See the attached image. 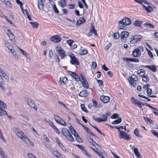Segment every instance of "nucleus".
Segmentation results:
<instances>
[{
    "label": "nucleus",
    "mask_w": 158,
    "mask_h": 158,
    "mask_svg": "<svg viewBox=\"0 0 158 158\" xmlns=\"http://www.w3.org/2000/svg\"><path fill=\"white\" fill-rule=\"evenodd\" d=\"M115 128L118 130V132H119V137L120 139L123 138L127 140H128L131 139L129 135L127 134L123 131H120V127H115Z\"/></svg>",
    "instance_id": "1"
},
{
    "label": "nucleus",
    "mask_w": 158,
    "mask_h": 158,
    "mask_svg": "<svg viewBox=\"0 0 158 158\" xmlns=\"http://www.w3.org/2000/svg\"><path fill=\"white\" fill-rule=\"evenodd\" d=\"M68 55L71 58L70 63L71 64H75L78 65H79L80 63L79 62L73 53L70 52H68Z\"/></svg>",
    "instance_id": "2"
},
{
    "label": "nucleus",
    "mask_w": 158,
    "mask_h": 158,
    "mask_svg": "<svg viewBox=\"0 0 158 158\" xmlns=\"http://www.w3.org/2000/svg\"><path fill=\"white\" fill-rule=\"evenodd\" d=\"M110 112H108L102 115V118H99L97 117H93V118L96 121L98 122H105L107 120V118L108 116L110 115Z\"/></svg>",
    "instance_id": "3"
},
{
    "label": "nucleus",
    "mask_w": 158,
    "mask_h": 158,
    "mask_svg": "<svg viewBox=\"0 0 158 158\" xmlns=\"http://www.w3.org/2000/svg\"><path fill=\"white\" fill-rule=\"evenodd\" d=\"M53 117L57 123L64 126H66V124L65 121L61 118L60 116L57 114H54Z\"/></svg>",
    "instance_id": "4"
},
{
    "label": "nucleus",
    "mask_w": 158,
    "mask_h": 158,
    "mask_svg": "<svg viewBox=\"0 0 158 158\" xmlns=\"http://www.w3.org/2000/svg\"><path fill=\"white\" fill-rule=\"evenodd\" d=\"M143 38V36L140 35H135L130 39V42L131 44L135 43L140 40Z\"/></svg>",
    "instance_id": "5"
},
{
    "label": "nucleus",
    "mask_w": 158,
    "mask_h": 158,
    "mask_svg": "<svg viewBox=\"0 0 158 158\" xmlns=\"http://www.w3.org/2000/svg\"><path fill=\"white\" fill-rule=\"evenodd\" d=\"M25 101L27 102L28 105L31 107L33 108V109L35 111L37 110V107L32 100L30 98H25Z\"/></svg>",
    "instance_id": "6"
},
{
    "label": "nucleus",
    "mask_w": 158,
    "mask_h": 158,
    "mask_svg": "<svg viewBox=\"0 0 158 158\" xmlns=\"http://www.w3.org/2000/svg\"><path fill=\"white\" fill-rule=\"evenodd\" d=\"M131 23L130 19L127 18H124L121 20L118 21V23L119 24H122L124 25H130Z\"/></svg>",
    "instance_id": "7"
},
{
    "label": "nucleus",
    "mask_w": 158,
    "mask_h": 158,
    "mask_svg": "<svg viewBox=\"0 0 158 158\" xmlns=\"http://www.w3.org/2000/svg\"><path fill=\"white\" fill-rule=\"evenodd\" d=\"M14 131L17 135L21 139L25 135L20 130L17 128H14Z\"/></svg>",
    "instance_id": "8"
},
{
    "label": "nucleus",
    "mask_w": 158,
    "mask_h": 158,
    "mask_svg": "<svg viewBox=\"0 0 158 158\" xmlns=\"http://www.w3.org/2000/svg\"><path fill=\"white\" fill-rule=\"evenodd\" d=\"M81 76V84L86 89L89 87V85L87 82L86 81L85 77L84 76Z\"/></svg>",
    "instance_id": "9"
},
{
    "label": "nucleus",
    "mask_w": 158,
    "mask_h": 158,
    "mask_svg": "<svg viewBox=\"0 0 158 158\" xmlns=\"http://www.w3.org/2000/svg\"><path fill=\"white\" fill-rule=\"evenodd\" d=\"M61 40V38L57 35L52 36L50 38V40L54 43L59 42Z\"/></svg>",
    "instance_id": "10"
},
{
    "label": "nucleus",
    "mask_w": 158,
    "mask_h": 158,
    "mask_svg": "<svg viewBox=\"0 0 158 158\" xmlns=\"http://www.w3.org/2000/svg\"><path fill=\"white\" fill-rule=\"evenodd\" d=\"M21 139H22L25 143L29 145H31L32 146H33L34 145V143L33 142H31V141L29 140L28 138L25 135L23 136Z\"/></svg>",
    "instance_id": "11"
},
{
    "label": "nucleus",
    "mask_w": 158,
    "mask_h": 158,
    "mask_svg": "<svg viewBox=\"0 0 158 158\" xmlns=\"http://www.w3.org/2000/svg\"><path fill=\"white\" fill-rule=\"evenodd\" d=\"M129 35V33L128 32L124 31H123L121 34L120 38L121 40H124L128 37Z\"/></svg>",
    "instance_id": "12"
},
{
    "label": "nucleus",
    "mask_w": 158,
    "mask_h": 158,
    "mask_svg": "<svg viewBox=\"0 0 158 158\" xmlns=\"http://www.w3.org/2000/svg\"><path fill=\"white\" fill-rule=\"evenodd\" d=\"M8 36H9L10 40H12L14 42L15 41V37L13 35L11 31L9 29L7 30V33Z\"/></svg>",
    "instance_id": "13"
},
{
    "label": "nucleus",
    "mask_w": 158,
    "mask_h": 158,
    "mask_svg": "<svg viewBox=\"0 0 158 158\" xmlns=\"http://www.w3.org/2000/svg\"><path fill=\"white\" fill-rule=\"evenodd\" d=\"M139 49L138 48L135 49L132 53V55L134 57H137L141 55Z\"/></svg>",
    "instance_id": "14"
},
{
    "label": "nucleus",
    "mask_w": 158,
    "mask_h": 158,
    "mask_svg": "<svg viewBox=\"0 0 158 158\" xmlns=\"http://www.w3.org/2000/svg\"><path fill=\"white\" fill-rule=\"evenodd\" d=\"M100 99L104 103H107L110 100L109 97L107 96L102 95L100 96Z\"/></svg>",
    "instance_id": "15"
},
{
    "label": "nucleus",
    "mask_w": 158,
    "mask_h": 158,
    "mask_svg": "<svg viewBox=\"0 0 158 158\" xmlns=\"http://www.w3.org/2000/svg\"><path fill=\"white\" fill-rule=\"evenodd\" d=\"M51 153L57 158H63L60 153L56 149H54Z\"/></svg>",
    "instance_id": "16"
},
{
    "label": "nucleus",
    "mask_w": 158,
    "mask_h": 158,
    "mask_svg": "<svg viewBox=\"0 0 158 158\" xmlns=\"http://www.w3.org/2000/svg\"><path fill=\"white\" fill-rule=\"evenodd\" d=\"M61 132L62 134L65 137H66L67 135L69 134L70 133L67 128L64 127L61 129Z\"/></svg>",
    "instance_id": "17"
},
{
    "label": "nucleus",
    "mask_w": 158,
    "mask_h": 158,
    "mask_svg": "<svg viewBox=\"0 0 158 158\" xmlns=\"http://www.w3.org/2000/svg\"><path fill=\"white\" fill-rule=\"evenodd\" d=\"M145 67L148 68L153 72H155L157 70V68L155 65H145Z\"/></svg>",
    "instance_id": "18"
},
{
    "label": "nucleus",
    "mask_w": 158,
    "mask_h": 158,
    "mask_svg": "<svg viewBox=\"0 0 158 158\" xmlns=\"http://www.w3.org/2000/svg\"><path fill=\"white\" fill-rule=\"evenodd\" d=\"M131 99L132 100V102L134 103V104H138V105H139L140 107H141V105H143L142 104V103L141 102L139 101L138 100H136L134 98H131Z\"/></svg>",
    "instance_id": "19"
},
{
    "label": "nucleus",
    "mask_w": 158,
    "mask_h": 158,
    "mask_svg": "<svg viewBox=\"0 0 158 158\" xmlns=\"http://www.w3.org/2000/svg\"><path fill=\"white\" fill-rule=\"evenodd\" d=\"M138 78L135 75L133 74L132 76L128 78L129 81H138Z\"/></svg>",
    "instance_id": "20"
},
{
    "label": "nucleus",
    "mask_w": 158,
    "mask_h": 158,
    "mask_svg": "<svg viewBox=\"0 0 158 158\" xmlns=\"http://www.w3.org/2000/svg\"><path fill=\"white\" fill-rule=\"evenodd\" d=\"M38 7L39 10H42L43 9L44 3L42 0H39L38 2Z\"/></svg>",
    "instance_id": "21"
},
{
    "label": "nucleus",
    "mask_w": 158,
    "mask_h": 158,
    "mask_svg": "<svg viewBox=\"0 0 158 158\" xmlns=\"http://www.w3.org/2000/svg\"><path fill=\"white\" fill-rule=\"evenodd\" d=\"M68 81L66 77H60V82L61 84H65L67 83Z\"/></svg>",
    "instance_id": "22"
},
{
    "label": "nucleus",
    "mask_w": 158,
    "mask_h": 158,
    "mask_svg": "<svg viewBox=\"0 0 158 158\" xmlns=\"http://www.w3.org/2000/svg\"><path fill=\"white\" fill-rule=\"evenodd\" d=\"M79 95L81 97H85L87 95V92L86 90L81 91L79 94Z\"/></svg>",
    "instance_id": "23"
},
{
    "label": "nucleus",
    "mask_w": 158,
    "mask_h": 158,
    "mask_svg": "<svg viewBox=\"0 0 158 158\" xmlns=\"http://www.w3.org/2000/svg\"><path fill=\"white\" fill-rule=\"evenodd\" d=\"M85 21V20L83 17H81L77 20L76 25H80L81 24L84 23Z\"/></svg>",
    "instance_id": "24"
},
{
    "label": "nucleus",
    "mask_w": 158,
    "mask_h": 158,
    "mask_svg": "<svg viewBox=\"0 0 158 158\" xmlns=\"http://www.w3.org/2000/svg\"><path fill=\"white\" fill-rule=\"evenodd\" d=\"M88 141L90 143L92 144L94 146L95 148L97 147L98 145V144L96 143V142L93 140L91 138H89L88 139Z\"/></svg>",
    "instance_id": "25"
},
{
    "label": "nucleus",
    "mask_w": 158,
    "mask_h": 158,
    "mask_svg": "<svg viewBox=\"0 0 158 158\" xmlns=\"http://www.w3.org/2000/svg\"><path fill=\"white\" fill-rule=\"evenodd\" d=\"M134 153L137 158H141L140 154L139 153L137 148H135L134 149Z\"/></svg>",
    "instance_id": "26"
},
{
    "label": "nucleus",
    "mask_w": 158,
    "mask_h": 158,
    "mask_svg": "<svg viewBox=\"0 0 158 158\" xmlns=\"http://www.w3.org/2000/svg\"><path fill=\"white\" fill-rule=\"evenodd\" d=\"M143 6L148 13H151L152 11L153 10V8L150 6L147 7L143 5Z\"/></svg>",
    "instance_id": "27"
},
{
    "label": "nucleus",
    "mask_w": 158,
    "mask_h": 158,
    "mask_svg": "<svg viewBox=\"0 0 158 158\" xmlns=\"http://www.w3.org/2000/svg\"><path fill=\"white\" fill-rule=\"evenodd\" d=\"M91 32H92L95 35H97L96 31L94 28V26L93 25H92L90 28V32H89V34Z\"/></svg>",
    "instance_id": "28"
},
{
    "label": "nucleus",
    "mask_w": 158,
    "mask_h": 158,
    "mask_svg": "<svg viewBox=\"0 0 158 158\" xmlns=\"http://www.w3.org/2000/svg\"><path fill=\"white\" fill-rule=\"evenodd\" d=\"M6 106L2 101L0 100V109H6Z\"/></svg>",
    "instance_id": "29"
},
{
    "label": "nucleus",
    "mask_w": 158,
    "mask_h": 158,
    "mask_svg": "<svg viewBox=\"0 0 158 158\" xmlns=\"http://www.w3.org/2000/svg\"><path fill=\"white\" fill-rule=\"evenodd\" d=\"M122 121L121 117L118 118V119L115 120L112 122L113 124H118L120 123Z\"/></svg>",
    "instance_id": "30"
},
{
    "label": "nucleus",
    "mask_w": 158,
    "mask_h": 158,
    "mask_svg": "<svg viewBox=\"0 0 158 158\" xmlns=\"http://www.w3.org/2000/svg\"><path fill=\"white\" fill-rule=\"evenodd\" d=\"M142 21L136 20L135 21L134 25L135 26L139 27L141 26V24H142Z\"/></svg>",
    "instance_id": "31"
},
{
    "label": "nucleus",
    "mask_w": 158,
    "mask_h": 158,
    "mask_svg": "<svg viewBox=\"0 0 158 158\" xmlns=\"http://www.w3.org/2000/svg\"><path fill=\"white\" fill-rule=\"evenodd\" d=\"M87 52L88 51L87 50L83 49L79 51V53L81 55H84L86 54Z\"/></svg>",
    "instance_id": "32"
},
{
    "label": "nucleus",
    "mask_w": 158,
    "mask_h": 158,
    "mask_svg": "<svg viewBox=\"0 0 158 158\" xmlns=\"http://www.w3.org/2000/svg\"><path fill=\"white\" fill-rule=\"evenodd\" d=\"M145 73V71L143 69H140L138 71V74L140 76H143Z\"/></svg>",
    "instance_id": "33"
},
{
    "label": "nucleus",
    "mask_w": 158,
    "mask_h": 158,
    "mask_svg": "<svg viewBox=\"0 0 158 158\" xmlns=\"http://www.w3.org/2000/svg\"><path fill=\"white\" fill-rule=\"evenodd\" d=\"M65 138L68 140L71 141H73L74 140L72 136L70 134V133H69V134H68V135H67L66 137Z\"/></svg>",
    "instance_id": "34"
},
{
    "label": "nucleus",
    "mask_w": 158,
    "mask_h": 158,
    "mask_svg": "<svg viewBox=\"0 0 158 158\" xmlns=\"http://www.w3.org/2000/svg\"><path fill=\"white\" fill-rule=\"evenodd\" d=\"M69 128L73 135H74V134L77 133L75 130L71 125L69 127Z\"/></svg>",
    "instance_id": "35"
},
{
    "label": "nucleus",
    "mask_w": 158,
    "mask_h": 158,
    "mask_svg": "<svg viewBox=\"0 0 158 158\" xmlns=\"http://www.w3.org/2000/svg\"><path fill=\"white\" fill-rule=\"evenodd\" d=\"M74 135L75 136L76 140L77 141H78L79 142H82V139H81L80 137L79 136L77 133H76L75 134H74Z\"/></svg>",
    "instance_id": "36"
},
{
    "label": "nucleus",
    "mask_w": 158,
    "mask_h": 158,
    "mask_svg": "<svg viewBox=\"0 0 158 158\" xmlns=\"http://www.w3.org/2000/svg\"><path fill=\"white\" fill-rule=\"evenodd\" d=\"M4 109H0V116H2L5 114L7 115L6 111Z\"/></svg>",
    "instance_id": "37"
},
{
    "label": "nucleus",
    "mask_w": 158,
    "mask_h": 158,
    "mask_svg": "<svg viewBox=\"0 0 158 158\" xmlns=\"http://www.w3.org/2000/svg\"><path fill=\"white\" fill-rule=\"evenodd\" d=\"M144 25L145 26L149 27L151 28H154V26L152 24L148 23L147 22L145 23L144 24Z\"/></svg>",
    "instance_id": "38"
},
{
    "label": "nucleus",
    "mask_w": 158,
    "mask_h": 158,
    "mask_svg": "<svg viewBox=\"0 0 158 158\" xmlns=\"http://www.w3.org/2000/svg\"><path fill=\"white\" fill-rule=\"evenodd\" d=\"M74 74V76L73 77L76 80V81H81V79L80 77H79L77 74L76 73H73Z\"/></svg>",
    "instance_id": "39"
},
{
    "label": "nucleus",
    "mask_w": 158,
    "mask_h": 158,
    "mask_svg": "<svg viewBox=\"0 0 158 158\" xmlns=\"http://www.w3.org/2000/svg\"><path fill=\"white\" fill-rule=\"evenodd\" d=\"M146 49L149 56L152 59L154 60V58L152 52L147 48H146Z\"/></svg>",
    "instance_id": "40"
},
{
    "label": "nucleus",
    "mask_w": 158,
    "mask_h": 158,
    "mask_svg": "<svg viewBox=\"0 0 158 158\" xmlns=\"http://www.w3.org/2000/svg\"><path fill=\"white\" fill-rule=\"evenodd\" d=\"M83 153L85 155L87 156L88 158L91 157V156L87 151L85 149L83 151H82Z\"/></svg>",
    "instance_id": "41"
},
{
    "label": "nucleus",
    "mask_w": 158,
    "mask_h": 158,
    "mask_svg": "<svg viewBox=\"0 0 158 158\" xmlns=\"http://www.w3.org/2000/svg\"><path fill=\"white\" fill-rule=\"evenodd\" d=\"M18 48L19 49L20 51V52L22 54H23L25 55L26 57L28 56V54L26 52L24 51L23 50L21 49L20 48Z\"/></svg>",
    "instance_id": "42"
},
{
    "label": "nucleus",
    "mask_w": 158,
    "mask_h": 158,
    "mask_svg": "<svg viewBox=\"0 0 158 158\" xmlns=\"http://www.w3.org/2000/svg\"><path fill=\"white\" fill-rule=\"evenodd\" d=\"M92 127L94 128L95 130L97 131L100 133L101 135L105 136L104 134L102 133L97 128V127L95 126H92Z\"/></svg>",
    "instance_id": "43"
},
{
    "label": "nucleus",
    "mask_w": 158,
    "mask_h": 158,
    "mask_svg": "<svg viewBox=\"0 0 158 158\" xmlns=\"http://www.w3.org/2000/svg\"><path fill=\"white\" fill-rule=\"evenodd\" d=\"M81 107L82 110L85 112L86 113H88V111L85 108V105L84 104H81Z\"/></svg>",
    "instance_id": "44"
},
{
    "label": "nucleus",
    "mask_w": 158,
    "mask_h": 158,
    "mask_svg": "<svg viewBox=\"0 0 158 158\" xmlns=\"http://www.w3.org/2000/svg\"><path fill=\"white\" fill-rule=\"evenodd\" d=\"M31 25L33 27L37 28L38 27V23L37 22H30Z\"/></svg>",
    "instance_id": "45"
},
{
    "label": "nucleus",
    "mask_w": 158,
    "mask_h": 158,
    "mask_svg": "<svg viewBox=\"0 0 158 158\" xmlns=\"http://www.w3.org/2000/svg\"><path fill=\"white\" fill-rule=\"evenodd\" d=\"M120 35L118 32H115L113 35V36L114 39H117L119 37Z\"/></svg>",
    "instance_id": "46"
},
{
    "label": "nucleus",
    "mask_w": 158,
    "mask_h": 158,
    "mask_svg": "<svg viewBox=\"0 0 158 158\" xmlns=\"http://www.w3.org/2000/svg\"><path fill=\"white\" fill-rule=\"evenodd\" d=\"M143 81H144L146 82L149 81V77L146 75H144L143 77Z\"/></svg>",
    "instance_id": "47"
},
{
    "label": "nucleus",
    "mask_w": 158,
    "mask_h": 158,
    "mask_svg": "<svg viewBox=\"0 0 158 158\" xmlns=\"http://www.w3.org/2000/svg\"><path fill=\"white\" fill-rule=\"evenodd\" d=\"M52 7L54 12L56 13H58L59 11L56 7V5L55 4H53Z\"/></svg>",
    "instance_id": "48"
},
{
    "label": "nucleus",
    "mask_w": 158,
    "mask_h": 158,
    "mask_svg": "<svg viewBox=\"0 0 158 158\" xmlns=\"http://www.w3.org/2000/svg\"><path fill=\"white\" fill-rule=\"evenodd\" d=\"M111 43H110L108 44H107L106 45V46L104 48V49L106 51H107L108 50L109 48L111 47Z\"/></svg>",
    "instance_id": "49"
},
{
    "label": "nucleus",
    "mask_w": 158,
    "mask_h": 158,
    "mask_svg": "<svg viewBox=\"0 0 158 158\" xmlns=\"http://www.w3.org/2000/svg\"><path fill=\"white\" fill-rule=\"evenodd\" d=\"M53 129L58 134H59L60 133V131L58 130L57 128L54 125L52 127Z\"/></svg>",
    "instance_id": "50"
},
{
    "label": "nucleus",
    "mask_w": 158,
    "mask_h": 158,
    "mask_svg": "<svg viewBox=\"0 0 158 158\" xmlns=\"http://www.w3.org/2000/svg\"><path fill=\"white\" fill-rule=\"evenodd\" d=\"M134 133L136 136L139 137L141 136L139 134V131L137 130V128H136L134 130Z\"/></svg>",
    "instance_id": "51"
},
{
    "label": "nucleus",
    "mask_w": 158,
    "mask_h": 158,
    "mask_svg": "<svg viewBox=\"0 0 158 158\" xmlns=\"http://www.w3.org/2000/svg\"><path fill=\"white\" fill-rule=\"evenodd\" d=\"M91 65L92 68L94 69H95L97 66V64L96 62L93 61Z\"/></svg>",
    "instance_id": "52"
},
{
    "label": "nucleus",
    "mask_w": 158,
    "mask_h": 158,
    "mask_svg": "<svg viewBox=\"0 0 158 158\" xmlns=\"http://www.w3.org/2000/svg\"><path fill=\"white\" fill-rule=\"evenodd\" d=\"M7 48L11 53H12L13 51L15 50L14 48L11 45H10L9 47H8Z\"/></svg>",
    "instance_id": "53"
},
{
    "label": "nucleus",
    "mask_w": 158,
    "mask_h": 158,
    "mask_svg": "<svg viewBox=\"0 0 158 158\" xmlns=\"http://www.w3.org/2000/svg\"><path fill=\"white\" fill-rule=\"evenodd\" d=\"M45 121H46L47 122H48L50 125V126H51L52 127L54 125L53 123L51 120H47L46 119H45Z\"/></svg>",
    "instance_id": "54"
},
{
    "label": "nucleus",
    "mask_w": 158,
    "mask_h": 158,
    "mask_svg": "<svg viewBox=\"0 0 158 158\" xmlns=\"http://www.w3.org/2000/svg\"><path fill=\"white\" fill-rule=\"evenodd\" d=\"M43 138H44V139L45 141H46V142H49V141H50V140L49 139H48V137H47L46 135H44V134L43 135Z\"/></svg>",
    "instance_id": "55"
},
{
    "label": "nucleus",
    "mask_w": 158,
    "mask_h": 158,
    "mask_svg": "<svg viewBox=\"0 0 158 158\" xmlns=\"http://www.w3.org/2000/svg\"><path fill=\"white\" fill-rule=\"evenodd\" d=\"M92 102L93 105L94 107H98V103L95 99H93L92 101Z\"/></svg>",
    "instance_id": "56"
},
{
    "label": "nucleus",
    "mask_w": 158,
    "mask_h": 158,
    "mask_svg": "<svg viewBox=\"0 0 158 158\" xmlns=\"http://www.w3.org/2000/svg\"><path fill=\"white\" fill-rule=\"evenodd\" d=\"M86 133L93 136H95L94 134L89 129L86 131Z\"/></svg>",
    "instance_id": "57"
},
{
    "label": "nucleus",
    "mask_w": 158,
    "mask_h": 158,
    "mask_svg": "<svg viewBox=\"0 0 158 158\" xmlns=\"http://www.w3.org/2000/svg\"><path fill=\"white\" fill-rule=\"evenodd\" d=\"M111 118H118V115L116 114H112L111 116Z\"/></svg>",
    "instance_id": "58"
},
{
    "label": "nucleus",
    "mask_w": 158,
    "mask_h": 158,
    "mask_svg": "<svg viewBox=\"0 0 158 158\" xmlns=\"http://www.w3.org/2000/svg\"><path fill=\"white\" fill-rule=\"evenodd\" d=\"M77 146L79 148L81 149L82 151H83L85 149L84 148V147L80 145L79 144L77 145Z\"/></svg>",
    "instance_id": "59"
},
{
    "label": "nucleus",
    "mask_w": 158,
    "mask_h": 158,
    "mask_svg": "<svg viewBox=\"0 0 158 158\" xmlns=\"http://www.w3.org/2000/svg\"><path fill=\"white\" fill-rule=\"evenodd\" d=\"M4 43L5 45V46L7 48H8V47H9L10 45H11L9 43L5 40L4 41Z\"/></svg>",
    "instance_id": "60"
},
{
    "label": "nucleus",
    "mask_w": 158,
    "mask_h": 158,
    "mask_svg": "<svg viewBox=\"0 0 158 158\" xmlns=\"http://www.w3.org/2000/svg\"><path fill=\"white\" fill-rule=\"evenodd\" d=\"M123 60L127 62H131V58L125 57L123 58Z\"/></svg>",
    "instance_id": "61"
},
{
    "label": "nucleus",
    "mask_w": 158,
    "mask_h": 158,
    "mask_svg": "<svg viewBox=\"0 0 158 158\" xmlns=\"http://www.w3.org/2000/svg\"><path fill=\"white\" fill-rule=\"evenodd\" d=\"M28 156L29 158H36L35 155L31 153H27Z\"/></svg>",
    "instance_id": "62"
},
{
    "label": "nucleus",
    "mask_w": 158,
    "mask_h": 158,
    "mask_svg": "<svg viewBox=\"0 0 158 158\" xmlns=\"http://www.w3.org/2000/svg\"><path fill=\"white\" fill-rule=\"evenodd\" d=\"M73 42V41L71 40H68L67 41V43L69 44V45L71 46H72V43Z\"/></svg>",
    "instance_id": "63"
},
{
    "label": "nucleus",
    "mask_w": 158,
    "mask_h": 158,
    "mask_svg": "<svg viewBox=\"0 0 158 158\" xmlns=\"http://www.w3.org/2000/svg\"><path fill=\"white\" fill-rule=\"evenodd\" d=\"M152 134L156 137L158 138V133L154 131H152Z\"/></svg>",
    "instance_id": "64"
}]
</instances>
